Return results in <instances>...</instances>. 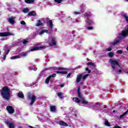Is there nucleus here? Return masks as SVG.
I'll return each mask as SVG.
<instances>
[{
	"label": "nucleus",
	"mask_w": 128,
	"mask_h": 128,
	"mask_svg": "<svg viewBox=\"0 0 128 128\" xmlns=\"http://www.w3.org/2000/svg\"><path fill=\"white\" fill-rule=\"evenodd\" d=\"M44 32H46V34H48V31L46 30H42L40 32V34H44Z\"/></svg>",
	"instance_id": "bb28decb"
},
{
	"label": "nucleus",
	"mask_w": 128,
	"mask_h": 128,
	"mask_svg": "<svg viewBox=\"0 0 128 128\" xmlns=\"http://www.w3.org/2000/svg\"><path fill=\"white\" fill-rule=\"evenodd\" d=\"M122 70H119L117 71V72L118 74H122Z\"/></svg>",
	"instance_id": "3c124183"
},
{
	"label": "nucleus",
	"mask_w": 128,
	"mask_h": 128,
	"mask_svg": "<svg viewBox=\"0 0 128 128\" xmlns=\"http://www.w3.org/2000/svg\"><path fill=\"white\" fill-rule=\"evenodd\" d=\"M22 12L24 14H26V12H30V10H28V8H24L22 10Z\"/></svg>",
	"instance_id": "e433bc0d"
},
{
	"label": "nucleus",
	"mask_w": 128,
	"mask_h": 128,
	"mask_svg": "<svg viewBox=\"0 0 128 128\" xmlns=\"http://www.w3.org/2000/svg\"><path fill=\"white\" fill-rule=\"evenodd\" d=\"M52 44H50L51 46H56V39L52 37L51 39Z\"/></svg>",
	"instance_id": "9d476101"
},
{
	"label": "nucleus",
	"mask_w": 128,
	"mask_h": 128,
	"mask_svg": "<svg viewBox=\"0 0 128 128\" xmlns=\"http://www.w3.org/2000/svg\"><path fill=\"white\" fill-rule=\"evenodd\" d=\"M104 124L105 126H110V122H108V121H106L104 122Z\"/></svg>",
	"instance_id": "c9c22d12"
},
{
	"label": "nucleus",
	"mask_w": 128,
	"mask_h": 128,
	"mask_svg": "<svg viewBox=\"0 0 128 128\" xmlns=\"http://www.w3.org/2000/svg\"><path fill=\"white\" fill-rule=\"evenodd\" d=\"M113 112H114V113L116 112V110H113Z\"/></svg>",
	"instance_id": "052dcab7"
},
{
	"label": "nucleus",
	"mask_w": 128,
	"mask_h": 128,
	"mask_svg": "<svg viewBox=\"0 0 128 128\" xmlns=\"http://www.w3.org/2000/svg\"><path fill=\"white\" fill-rule=\"evenodd\" d=\"M88 30H94V27H92V26H88L87 28Z\"/></svg>",
	"instance_id": "49530a36"
},
{
	"label": "nucleus",
	"mask_w": 128,
	"mask_h": 128,
	"mask_svg": "<svg viewBox=\"0 0 128 128\" xmlns=\"http://www.w3.org/2000/svg\"><path fill=\"white\" fill-rule=\"evenodd\" d=\"M5 53L6 54H8L10 53V50H8L7 51L5 50Z\"/></svg>",
	"instance_id": "09e8293b"
},
{
	"label": "nucleus",
	"mask_w": 128,
	"mask_h": 128,
	"mask_svg": "<svg viewBox=\"0 0 128 128\" xmlns=\"http://www.w3.org/2000/svg\"><path fill=\"white\" fill-rule=\"evenodd\" d=\"M122 16H123V18L126 20V22L127 24H128V16L126 15V13H122Z\"/></svg>",
	"instance_id": "f8f14e48"
},
{
	"label": "nucleus",
	"mask_w": 128,
	"mask_h": 128,
	"mask_svg": "<svg viewBox=\"0 0 128 128\" xmlns=\"http://www.w3.org/2000/svg\"><path fill=\"white\" fill-rule=\"evenodd\" d=\"M1 96L6 100H8L10 98V90L8 86H4L0 91Z\"/></svg>",
	"instance_id": "f257e3e1"
},
{
	"label": "nucleus",
	"mask_w": 128,
	"mask_h": 128,
	"mask_svg": "<svg viewBox=\"0 0 128 128\" xmlns=\"http://www.w3.org/2000/svg\"><path fill=\"white\" fill-rule=\"evenodd\" d=\"M10 36H12V33L10 32H0V36L1 37Z\"/></svg>",
	"instance_id": "0eeeda50"
},
{
	"label": "nucleus",
	"mask_w": 128,
	"mask_h": 128,
	"mask_svg": "<svg viewBox=\"0 0 128 128\" xmlns=\"http://www.w3.org/2000/svg\"><path fill=\"white\" fill-rule=\"evenodd\" d=\"M128 114V111H126L122 114L120 116V118H124V116H126V114Z\"/></svg>",
	"instance_id": "f704fd0d"
},
{
	"label": "nucleus",
	"mask_w": 128,
	"mask_h": 128,
	"mask_svg": "<svg viewBox=\"0 0 128 128\" xmlns=\"http://www.w3.org/2000/svg\"><path fill=\"white\" fill-rule=\"evenodd\" d=\"M82 75L79 74L76 78V82L77 83L80 82V80H82Z\"/></svg>",
	"instance_id": "4468645a"
},
{
	"label": "nucleus",
	"mask_w": 128,
	"mask_h": 128,
	"mask_svg": "<svg viewBox=\"0 0 128 128\" xmlns=\"http://www.w3.org/2000/svg\"><path fill=\"white\" fill-rule=\"evenodd\" d=\"M57 95L60 98H64V93L62 92H58Z\"/></svg>",
	"instance_id": "aec40b11"
},
{
	"label": "nucleus",
	"mask_w": 128,
	"mask_h": 128,
	"mask_svg": "<svg viewBox=\"0 0 128 128\" xmlns=\"http://www.w3.org/2000/svg\"><path fill=\"white\" fill-rule=\"evenodd\" d=\"M82 104H88V102L86 100H84V98L83 100H82Z\"/></svg>",
	"instance_id": "c85d7f7f"
},
{
	"label": "nucleus",
	"mask_w": 128,
	"mask_h": 128,
	"mask_svg": "<svg viewBox=\"0 0 128 128\" xmlns=\"http://www.w3.org/2000/svg\"><path fill=\"white\" fill-rule=\"evenodd\" d=\"M52 80V76H48L45 80V83L46 84H50V82Z\"/></svg>",
	"instance_id": "6ab92c4d"
},
{
	"label": "nucleus",
	"mask_w": 128,
	"mask_h": 128,
	"mask_svg": "<svg viewBox=\"0 0 128 128\" xmlns=\"http://www.w3.org/2000/svg\"><path fill=\"white\" fill-rule=\"evenodd\" d=\"M86 72H88V74H90V72H92L90 70L88 69V68H86Z\"/></svg>",
	"instance_id": "a19ab883"
},
{
	"label": "nucleus",
	"mask_w": 128,
	"mask_h": 128,
	"mask_svg": "<svg viewBox=\"0 0 128 128\" xmlns=\"http://www.w3.org/2000/svg\"><path fill=\"white\" fill-rule=\"evenodd\" d=\"M56 74H68L67 71H56Z\"/></svg>",
	"instance_id": "5701e85b"
},
{
	"label": "nucleus",
	"mask_w": 128,
	"mask_h": 128,
	"mask_svg": "<svg viewBox=\"0 0 128 128\" xmlns=\"http://www.w3.org/2000/svg\"><path fill=\"white\" fill-rule=\"evenodd\" d=\"M74 32H76V31H75V30L72 31V34H74Z\"/></svg>",
	"instance_id": "4d7b16f0"
},
{
	"label": "nucleus",
	"mask_w": 128,
	"mask_h": 128,
	"mask_svg": "<svg viewBox=\"0 0 128 128\" xmlns=\"http://www.w3.org/2000/svg\"><path fill=\"white\" fill-rule=\"evenodd\" d=\"M122 38V33L121 32V34H118V38L120 40V39Z\"/></svg>",
	"instance_id": "4c0bfd02"
},
{
	"label": "nucleus",
	"mask_w": 128,
	"mask_h": 128,
	"mask_svg": "<svg viewBox=\"0 0 128 128\" xmlns=\"http://www.w3.org/2000/svg\"><path fill=\"white\" fill-rule=\"evenodd\" d=\"M30 128H34L32 126H29Z\"/></svg>",
	"instance_id": "13d9d810"
},
{
	"label": "nucleus",
	"mask_w": 128,
	"mask_h": 128,
	"mask_svg": "<svg viewBox=\"0 0 128 128\" xmlns=\"http://www.w3.org/2000/svg\"><path fill=\"white\" fill-rule=\"evenodd\" d=\"M50 70H58V68L56 66H52L50 68Z\"/></svg>",
	"instance_id": "2f4dec72"
},
{
	"label": "nucleus",
	"mask_w": 128,
	"mask_h": 128,
	"mask_svg": "<svg viewBox=\"0 0 128 128\" xmlns=\"http://www.w3.org/2000/svg\"><path fill=\"white\" fill-rule=\"evenodd\" d=\"M59 124L60 126H68V124H66V122H64V121L59 122Z\"/></svg>",
	"instance_id": "2eb2a0df"
},
{
	"label": "nucleus",
	"mask_w": 128,
	"mask_h": 128,
	"mask_svg": "<svg viewBox=\"0 0 128 128\" xmlns=\"http://www.w3.org/2000/svg\"><path fill=\"white\" fill-rule=\"evenodd\" d=\"M28 100H30L31 102L30 103V106H32L34 104V102H36V96L30 94L28 96Z\"/></svg>",
	"instance_id": "7ed1b4c3"
},
{
	"label": "nucleus",
	"mask_w": 128,
	"mask_h": 128,
	"mask_svg": "<svg viewBox=\"0 0 128 128\" xmlns=\"http://www.w3.org/2000/svg\"><path fill=\"white\" fill-rule=\"evenodd\" d=\"M84 18H90V16H92V12H85L84 14Z\"/></svg>",
	"instance_id": "f3484780"
},
{
	"label": "nucleus",
	"mask_w": 128,
	"mask_h": 128,
	"mask_svg": "<svg viewBox=\"0 0 128 128\" xmlns=\"http://www.w3.org/2000/svg\"><path fill=\"white\" fill-rule=\"evenodd\" d=\"M126 72V74H128V72Z\"/></svg>",
	"instance_id": "69168bd1"
},
{
	"label": "nucleus",
	"mask_w": 128,
	"mask_h": 128,
	"mask_svg": "<svg viewBox=\"0 0 128 128\" xmlns=\"http://www.w3.org/2000/svg\"><path fill=\"white\" fill-rule=\"evenodd\" d=\"M126 50L128 52V46L126 48Z\"/></svg>",
	"instance_id": "bf43d9fd"
},
{
	"label": "nucleus",
	"mask_w": 128,
	"mask_h": 128,
	"mask_svg": "<svg viewBox=\"0 0 128 128\" xmlns=\"http://www.w3.org/2000/svg\"><path fill=\"white\" fill-rule=\"evenodd\" d=\"M116 54H122V50H118L116 51Z\"/></svg>",
	"instance_id": "58836bf2"
},
{
	"label": "nucleus",
	"mask_w": 128,
	"mask_h": 128,
	"mask_svg": "<svg viewBox=\"0 0 128 128\" xmlns=\"http://www.w3.org/2000/svg\"><path fill=\"white\" fill-rule=\"evenodd\" d=\"M22 42L24 44H26L28 42V39H24Z\"/></svg>",
	"instance_id": "c756f323"
},
{
	"label": "nucleus",
	"mask_w": 128,
	"mask_h": 128,
	"mask_svg": "<svg viewBox=\"0 0 128 128\" xmlns=\"http://www.w3.org/2000/svg\"><path fill=\"white\" fill-rule=\"evenodd\" d=\"M74 14L78 15V14H82L81 12H74Z\"/></svg>",
	"instance_id": "37998d69"
},
{
	"label": "nucleus",
	"mask_w": 128,
	"mask_h": 128,
	"mask_svg": "<svg viewBox=\"0 0 128 128\" xmlns=\"http://www.w3.org/2000/svg\"><path fill=\"white\" fill-rule=\"evenodd\" d=\"M5 124L8 126L9 128H16V125L14 124L12 122H10V121L8 120H4Z\"/></svg>",
	"instance_id": "20e7f679"
},
{
	"label": "nucleus",
	"mask_w": 128,
	"mask_h": 128,
	"mask_svg": "<svg viewBox=\"0 0 128 128\" xmlns=\"http://www.w3.org/2000/svg\"><path fill=\"white\" fill-rule=\"evenodd\" d=\"M44 24L42 22L41 20H38L36 24V26H42Z\"/></svg>",
	"instance_id": "4be33fe9"
},
{
	"label": "nucleus",
	"mask_w": 128,
	"mask_h": 128,
	"mask_svg": "<svg viewBox=\"0 0 128 128\" xmlns=\"http://www.w3.org/2000/svg\"><path fill=\"white\" fill-rule=\"evenodd\" d=\"M46 46H41L40 47H34L32 49L30 50V52H34L35 50H46Z\"/></svg>",
	"instance_id": "423d86ee"
},
{
	"label": "nucleus",
	"mask_w": 128,
	"mask_h": 128,
	"mask_svg": "<svg viewBox=\"0 0 128 128\" xmlns=\"http://www.w3.org/2000/svg\"><path fill=\"white\" fill-rule=\"evenodd\" d=\"M112 48H108L106 49V52H110V51H112Z\"/></svg>",
	"instance_id": "a18cd8bd"
},
{
	"label": "nucleus",
	"mask_w": 128,
	"mask_h": 128,
	"mask_svg": "<svg viewBox=\"0 0 128 128\" xmlns=\"http://www.w3.org/2000/svg\"><path fill=\"white\" fill-rule=\"evenodd\" d=\"M14 18H10L8 19V22L11 24H14L16 22V21H14Z\"/></svg>",
	"instance_id": "dca6fc26"
},
{
	"label": "nucleus",
	"mask_w": 128,
	"mask_h": 128,
	"mask_svg": "<svg viewBox=\"0 0 128 128\" xmlns=\"http://www.w3.org/2000/svg\"><path fill=\"white\" fill-rule=\"evenodd\" d=\"M16 58H20V56H12L10 58V60H16Z\"/></svg>",
	"instance_id": "72a5a7b5"
},
{
	"label": "nucleus",
	"mask_w": 128,
	"mask_h": 128,
	"mask_svg": "<svg viewBox=\"0 0 128 128\" xmlns=\"http://www.w3.org/2000/svg\"><path fill=\"white\" fill-rule=\"evenodd\" d=\"M28 16H36V13L34 11H30L28 13Z\"/></svg>",
	"instance_id": "9b49d317"
},
{
	"label": "nucleus",
	"mask_w": 128,
	"mask_h": 128,
	"mask_svg": "<svg viewBox=\"0 0 128 128\" xmlns=\"http://www.w3.org/2000/svg\"><path fill=\"white\" fill-rule=\"evenodd\" d=\"M56 2H58V4H60L62 2V0H54Z\"/></svg>",
	"instance_id": "ea45409f"
},
{
	"label": "nucleus",
	"mask_w": 128,
	"mask_h": 128,
	"mask_svg": "<svg viewBox=\"0 0 128 128\" xmlns=\"http://www.w3.org/2000/svg\"><path fill=\"white\" fill-rule=\"evenodd\" d=\"M26 4H33L34 2V0H25Z\"/></svg>",
	"instance_id": "cd10ccee"
},
{
	"label": "nucleus",
	"mask_w": 128,
	"mask_h": 128,
	"mask_svg": "<svg viewBox=\"0 0 128 128\" xmlns=\"http://www.w3.org/2000/svg\"><path fill=\"white\" fill-rule=\"evenodd\" d=\"M114 128H120V126H115Z\"/></svg>",
	"instance_id": "5fc2aeb1"
},
{
	"label": "nucleus",
	"mask_w": 128,
	"mask_h": 128,
	"mask_svg": "<svg viewBox=\"0 0 128 128\" xmlns=\"http://www.w3.org/2000/svg\"><path fill=\"white\" fill-rule=\"evenodd\" d=\"M75 116H76V114H75Z\"/></svg>",
	"instance_id": "680f3d73"
},
{
	"label": "nucleus",
	"mask_w": 128,
	"mask_h": 128,
	"mask_svg": "<svg viewBox=\"0 0 128 128\" xmlns=\"http://www.w3.org/2000/svg\"><path fill=\"white\" fill-rule=\"evenodd\" d=\"M60 88H64V84H61L60 85Z\"/></svg>",
	"instance_id": "6e6d98bb"
},
{
	"label": "nucleus",
	"mask_w": 128,
	"mask_h": 128,
	"mask_svg": "<svg viewBox=\"0 0 128 128\" xmlns=\"http://www.w3.org/2000/svg\"><path fill=\"white\" fill-rule=\"evenodd\" d=\"M34 70H36V69Z\"/></svg>",
	"instance_id": "e2e57ef3"
},
{
	"label": "nucleus",
	"mask_w": 128,
	"mask_h": 128,
	"mask_svg": "<svg viewBox=\"0 0 128 128\" xmlns=\"http://www.w3.org/2000/svg\"><path fill=\"white\" fill-rule=\"evenodd\" d=\"M70 76H72V73H69L68 74L66 78H70Z\"/></svg>",
	"instance_id": "603ef678"
},
{
	"label": "nucleus",
	"mask_w": 128,
	"mask_h": 128,
	"mask_svg": "<svg viewBox=\"0 0 128 128\" xmlns=\"http://www.w3.org/2000/svg\"><path fill=\"white\" fill-rule=\"evenodd\" d=\"M88 66H94V68H96V64L94 62H89L87 63Z\"/></svg>",
	"instance_id": "393cba45"
},
{
	"label": "nucleus",
	"mask_w": 128,
	"mask_h": 128,
	"mask_svg": "<svg viewBox=\"0 0 128 128\" xmlns=\"http://www.w3.org/2000/svg\"><path fill=\"white\" fill-rule=\"evenodd\" d=\"M6 55L5 54L3 57L4 60H6Z\"/></svg>",
	"instance_id": "864d4df0"
},
{
	"label": "nucleus",
	"mask_w": 128,
	"mask_h": 128,
	"mask_svg": "<svg viewBox=\"0 0 128 128\" xmlns=\"http://www.w3.org/2000/svg\"><path fill=\"white\" fill-rule=\"evenodd\" d=\"M73 100H74L76 104H80V100L76 97L74 98Z\"/></svg>",
	"instance_id": "412c9836"
},
{
	"label": "nucleus",
	"mask_w": 128,
	"mask_h": 128,
	"mask_svg": "<svg viewBox=\"0 0 128 128\" xmlns=\"http://www.w3.org/2000/svg\"><path fill=\"white\" fill-rule=\"evenodd\" d=\"M46 20H47V24H49L50 28H52L54 27V24H52V20H50V18H46Z\"/></svg>",
	"instance_id": "1a4fd4ad"
},
{
	"label": "nucleus",
	"mask_w": 128,
	"mask_h": 128,
	"mask_svg": "<svg viewBox=\"0 0 128 128\" xmlns=\"http://www.w3.org/2000/svg\"><path fill=\"white\" fill-rule=\"evenodd\" d=\"M22 56H26V53L23 52L22 53Z\"/></svg>",
	"instance_id": "8fccbe9b"
},
{
	"label": "nucleus",
	"mask_w": 128,
	"mask_h": 128,
	"mask_svg": "<svg viewBox=\"0 0 128 128\" xmlns=\"http://www.w3.org/2000/svg\"><path fill=\"white\" fill-rule=\"evenodd\" d=\"M86 22L87 26H92L94 24L92 20H86Z\"/></svg>",
	"instance_id": "ddd939ff"
},
{
	"label": "nucleus",
	"mask_w": 128,
	"mask_h": 128,
	"mask_svg": "<svg viewBox=\"0 0 128 128\" xmlns=\"http://www.w3.org/2000/svg\"><path fill=\"white\" fill-rule=\"evenodd\" d=\"M50 76H51V78H56V74H53L52 75Z\"/></svg>",
	"instance_id": "c03bdc74"
},
{
	"label": "nucleus",
	"mask_w": 128,
	"mask_h": 128,
	"mask_svg": "<svg viewBox=\"0 0 128 128\" xmlns=\"http://www.w3.org/2000/svg\"><path fill=\"white\" fill-rule=\"evenodd\" d=\"M120 42V40H116V41L111 42L110 44L111 46H116V44H118Z\"/></svg>",
	"instance_id": "a211bd4d"
},
{
	"label": "nucleus",
	"mask_w": 128,
	"mask_h": 128,
	"mask_svg": "<svg viewBox=\"0 0 128 128\" xmlns=\"http://www.w3.org/2000/svg\"><path fill=\"white\" fill-rule=\"evenodd\" d=\"M18 96L20 98H24V93L18 92Z\"/></svg>",
	"instance_id": "b1692460"
},
{
	"label": "nucleus",
	"mask_w": 128,
	"mask_h": 128,
	"mask_svg": "<svg viewBox=\"0 0 128 128\" xmlns=\"http://www.w3.org/2000/svg\"><path fill=\"white\" fill-rule=\"evenodd\" d=\"M50 109L51 112H54L56 110V106H50Z\"/></svg>",
	"instance_id": "a878e982"
},
{
	"label": "nucleus",
	"mask_w": 128,
	"mask_h": 128,
	"mask_svg": "<svg viewBox=\"0 0 128 128\" xmlns=\"http://www.w3.org/2000/svg\"><path fill=\"white\" fill-rule=\"evenodd\" d=\"M1 54V52H0V55Z\"/></svg>",
	"instance_id": "0e129e2a"
},
{
	"label": "nucleus",
	"mask_w": 128,
	"mask_h": 128,
	"mask_svg": "<svg viewBox=\"0 0 128 128\" xmlns=\"http://www.w3.org/2000/svg\"><path fill=\"white\" fill-rule=\"evenodd\" d=\"M126 0V2H128V0Z\"/></svg>",
	"instance_id": "338daca9"
},
{
	"label": "nucleus",
	"mask_w": 128,
	"mask_h": 128,
	"mask_svg": "<svg viewBox=\"0 0 128 128\" xmlns=\"http://www.w3.org/2000/svg\"><path fill=\"white\" fill-rule=\"evenodd\" d=\"M58 70H66V68L64 67H58Z\"/></svg>",
	"instance_id": "473e14b6"
},
{
	"label": "nucleus",
	"mask_w": 128,
	"mask_h": 128,
	"mask_svg": "<svg viewBox=\"0 0 128 128\" xmlns=\"http://www.w3.org/2000/svg\"><path fill=\"white\" fill-rule=\"evenodd\" d=\"M114 56V52H110L108 53V56L109 58H112Z\"/></svg>",
	"instance_id": "7c9ffc66"
},
{
	"label": "nucleus",
	"mask_w": 128,
	"mask_h": 128,
	"mask_svg": "<svg viewBox=\"0 0 128 128\" xmlns=\"http://www.w3.org/2000/svg\"><path fill=\"white\" fill-rule=\"evenodd\" d=\"M88 74H86L84 76H83L82 79L86 80V78H88Z\"/></svg>",
	"instance_id": "79ce46f5"
},
{
	"label": "nucleus",
	"mask_w": 128,
	"mask_h": 128,
	"mask_svg": "<svg viewBox=\"0 0 128 128\" xmlns=\"http://www.w3.org/2000/svg\"><path fill=\"white\" fill-rule=\"evenodd\" d=\"M21 24L24 25L26 24V22L24 20L20 21Z\"/></svg>",
	"instance_id": "de8ad7c7"
},
{
	"label": "nucleus",
	"mask_w": 128,
	"mask_h": 128,
	"mask_svg": "<svg viewBox=\"0 0 128 128\" xmlns=\"http://www.w3.org/2000/svg\"><path fill=\"white\" fill-rule=\"evenodd\" d=\"M109 62L111 64V68H112V70H116V66H117L118 68H120V62H118V60H116L110 59L109 60Z\"/></svg>",
	"instance_id": "f03ea898"
},
{
	"label": "nucleus",
	"mask_w": 128,
	"mask_h": 128,
	"mask_svg": "<svg viewBox=\"0 0 128 128\" xmlns=\"http://www.w3.org/2000/svg\"><path fill=\"white\" fill-rule=\"evenodd\" d=\"M6 110L10 114H12L14 113V107L10 106H7Z\"/></svg>",
	"instance_id": "39448f33"
},
{
	"label": "nucleus",
	"mask_w": 128,
	"mask_h": 128,
	"mask_svg": "<svg viewBox=\"0 0 128 128\" xmlns=\"http://www.w3.org/2000/svg\"><path fill=\"white\" fill-rule=\"evenodd\" d=\"M77 94L78 96V98H81V100H84V96H82V93L80 92V87H78V90H77Z\"/></svg>",
	"instance_id": "6e6552de"
}]
</instances>
